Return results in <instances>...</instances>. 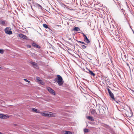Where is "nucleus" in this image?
<instances>
[{
  "label": "nucleus",
  "instance_id": "9d476101",
  "mask_svg": "<svg viewBox=\"0 0 134 134\" xmlns=\"http://www.w3.org/2000/svg\"><path fill=\"white\" fill-rule=\"evenodd\" d=\"M90 111L91 113L94 115H96L97 114L96 110L94 109H91Z\"/></svg>",
  "mask_w": 134,
  "mask_h": 134
},
{
  "label": "nucleus",
  "instance_id": "5701e85b",
  "mask_svg": "<svg viewBox=\"0 0 134 134\" xmlns=\"http://www.w3.org/2000/svg\"><path fill=\"white\" fill-rule=\"evenodd\" d=\"M67 132H68V131H64L63 132V133L64 134H67Z\"/></svg>",
  "mask_w": 134,
  "mask_h": 134
},
{
  "label": "nucleus",
  "instance_id": "7ed1b4c3",
  "mask_svg": "<svg viewBox=\"0 0 134 134\" xmlns=\"http://www.w3.org/2000/svg\"><path fill=\"white\" fill-rule=\"evenodd\" d=\"M108 90V91L109 93V95L113 99V100L115 101L116 103H117V102L116 100L114 98V95L111 92V91H110L109 89L108 88L107 89Z\"/></svg>",
  "mask_w": 134,
  "mask_h": 134
},
{
  "label": "nucleus",
  "instance_id": "393cba45",
  "mask_svg": "<svg viewBox=\"0 0 134 134\" xmlns=\"http://www.w3.org/2000/svg\"><path fill=\"white\" fill-rule=\"evenodd\" d=\"M27 47L28 48H30L31 47V46L30 45H27Z\"/></svg>",
  "mask_w": 134,
  "mask_h": 134
},
{
  "label": "nucleus",
  "instance_id": "2f4dec72",
  "mask_svg": "<svg viewBox=\"0 0 134 134\" xmlns=\"http://www.w3.org/2000/svg\"><path fill=\"white\" fill-rule=\"evenodd\" d=\"M0 68H1V67H0Z\"/></svg>",
  "mask_w": 134,
  "mask_h": 134
},
{
  "label": "nucleus",
  "instance_id": "dca6fc26",
  "mask_svg": "<svg viewBox=\"0 0 134 134\" xmlns=\"http://www.w3.org/2000/svg\"><path fill=\"white\" fill-rule=\"evenodd\" d=\"M5 21L2 20L0 21V25L5 26Z\"/></svg>",
  "mask_w": 134,
  "mask_h": 134
},
{
  "label": "nucleus",
  "instance_id": "bb28decb",
  "mask_svg": "<svg viewBox=\"0 0 134 134\" xmlns=\"http://www.w3.org/2000/svg\"><path fill=\"white\" fill-rule=\"evenodd\" d=\"M77 41L78 42V43H82V41Z\"/></svg>",
  "mask_w": 134,
  "mask_h": 134
},
{
  "label": "nucleus",
  "instance_id": "0eeeda50",
  "mask_svg": "<svg viewBox=\"0 0 134 134\" xmlns=\"http://www.w3.org/2000/svg\"><path fill=\"white\" fill-rule=\"evenodd\" d=\"M9 116L8 115H5L3 114H0V118L2 119H6L9 118Z\"/></svg>",
  "mask_w": 134,
  "mask_h": 134
},
{
  "label": "nucleus",
  "instance_id": "9b49d317",
  "mask_svg": "<svg viewBox=\"0 0 134 134\" xmlns=\"http://www.w3.org/2000/svg\"><path fill=\"white\" fill-rule=\"evenodd\" d=\"M36 80L37 81V82L42 85H43L44 83L43 81L41 80H40L39 78L38 77H37L36 78Z\"/></svg>",
  "mask_w": 134,
  "mask_h": 134
},
{
  "label": "nucleus",
  "instance_id": "2eb2a0df",
  "mask_svg": "<svg viewBox=\"0 0 134 134\" xmlns=\"http://www.w3.org/2000/svg\"><path fill=\"white\" fill-rule=\"evenodd\" d=\"M88 119V120L91 121H94V119L91 116H87L86 117Z\"/></svg>",
  "mask_w": 134,
  "mask_h": 134
},
{
  "label": "nucleus",
  "instance_id": "c85d7f7f",
  "mask_svg": "<svg viewBox=\"0 0 134 134\" xmlns=\"http://www.w3.org/2000/svg\"><path fill=\"white\" fill-rule=\"evenodd\" d=\"M13 125H14V126H16L17 125V124H13Z\"/></svg>",
  "mask_w": 134,
  "mask_h": 134
},
{
  "label": "nucleus",
  "instance_id": "f3484780",
  "mask_svg": "<svg viewBox=\"0 0 134 134\" xmlns=\"http://www.w3.org/2000/svg\"><path fill=\"white\" fill-rule=\"evenodd\" d=\"M43 27L45 28H48L50 29V28L48 27V26L46 24H43Z\"/></svg>",
  "mask_w": 134,
  "mask_h": 134
},
{
  "label": "nucleus",
  "instance_id": "b1692460",
  "mask_svg": "<svg viewBox=\"0 0 134 134\" xmlns=\"http://www.w3.org/2000/svg\"><path fill=\"white\" fill-rule=\"evenodd\" d=\"M67 134H72V133L70 131H68L67 132Z\"/></svg>",
  "mask_w": 134,
  "mask_h": 134
},
{
  "label": "nucleus",
  "instance_id": "aec40b11",
  "mask_svg": "<svg viewBox=\"0 0 134 134\" xmlns=\"http://www.w3.org/2000/svg\"><path fill=\"white\" fill-rule=\"evenodd\" d=\"M81 47H82V48L83 49H85L86 47V46L84 45H81Z\"/></svg>",
  "mask_w": 134,
  "mask_h": 134
},
{
  "label": "nucleus",
  "instance_id": "ddd939ff",
  "mask_svg": "<svg viewBox=\"0 0 134 134\" xmlns=\"http://www.w3.org/2000/svg\"><path fill=\"white\" fill-rule=\"evenodd\" d=\"M33 112H34L36 113H40V111L39 110H37V109L35 108H32L31 110Z\"/></svg>",
  "mask_w": 134,
  "mask_h": 134
},
{
  "label": "nucleus",
  "instance_id": "7c9ffc66",
  "mask_svg": "<svg viewBox=\"0 0 134 134\" xmlns=\"http://www.w3.org/2000/svg\"><path fill=\"white\" fill-rule=\"evenodd\" d=\"M113 101H115V102H116L114 100H113Z\"/></svg>",
  "mask_w": 134,
  "mask_h": 134
},
{
  "label": "nucleus",
  "instance_id": "cd10ccee",
  "mask_svg": "<svg viewBox=\"0 0 134 134\" xmlns=\"http://www.w3.org/2000/svg\"><path fill=\"white\" fill-rule=\"evenodd\" d=\"M81 43L86 44L84 42H82Z\"/></svg>",
  "mask_w": 134,
  "mask_h": 134
},
{
  "label": "nucleus",
  "instance_id": "a211bd4d",
  "mask_svg": "<svg viewBox=\"0 0 134 134\" xmlns=\"http://www.w3.org/2000/svg\"><path fill=\"white\" fill-rule=\"evenodd\" d=\"M80 30V28L77 27H75L73 29V30L74 31H79Z\"/></svg>",
  "mask_w": 134,
  "mask_h": 134
},
{
  "label": "nucleus",
  "instance_id": "412c9836",
  "mask_svg": "<svg viewBox=\"0 0 134 134\" xmlns=\"http://www.w3.org/2000/svg\"><path fill=\"white\" fill-rule=\"evenodd\" d=\"M4 52V51L3 49H0V53L1 54H3Z\"/></svg>",
  "mask_w": 134,
  "mask_h": 134
},
{
  "label": "nucleus",
  "instance_id": "6ab92c4d",
  "mask_svg": "<svg viewBox=\"0 0 134 134\" xmlns=\"http://www.w3.org/2000/svg\"><path fill=\"white\" fill-rule=\"evenodd\" d=\"M84 131L85 132H89V130L85 129H84Z\"/></svg>",
  "mask_w": 134,
  "mask_h": 134
},
{
  "label": "nucleus",
  "instance_id": "39448f33",
  "mask_svg": "<svg viewBox=\"0 0 134 134\" xmlns=\"http://www.w3.org/2000/svg\"><path fill=\"white\" fill-rule=\"evenodd\" d=\"M82 34L84 37V41L87 43H89L90 42V41L87 38L86 35L83 33H82Z\"/></svg>",
  "mask_w": 134,
  "mask_h": 134
},
{
  "label": "nucleus",
  "instance_id": "1a4fd4ad",
  "mask_svg": "<svg viewBox=\"0 0 134 134\" xmlns=\"http://www.w3.org/2000/svg\"><path fill=\"white\" fill-rule=\"evenodd\" d=\"M30 63L34 68L36 69L38 68V67L37 63L34 62H31Z\"/></svg>",
  "mask_w": 134,
  "mask_h": 134
},
{
  "label": "nucleus",
  "instance_id": "4468645a",
  "mask_svg": "<svg viewBox=\"0 0 134 134\" xmlns=\"http://www.w3.org/2000/svg\"><path fill=\"white\" fill-rule=\"evenodd\" d=\"M32 45V46L34 47L37 48H40V46L38 45L37 44L35 43H33Z\"/></svg>",
  "mask_w": 134,
  "mask_h": 134
},
{
  "label": "nucleus",
  "instance_id": "4be33fe9",
  "mask_svg": "<svg viewBox=\"0 0 134 134\" xmlns=\"http://www.w3.org/2000/svg\"><path fill=\"white\" fill-rule=\"evenodd\" d=\"M24 80L26 82H27L29 83L30 82V81L28 80H27V79H24Z\"/></svg>",
  "mask_w": 134,
  "mask_h": 134
},
{
  "label": "nucleus",
  "instance_id": "c756f323",
  "mask_svg": "<svg viewBox=\"0 0 134 134\" xmlns=\"http://www.w3.org/2000/svg\"><path fill=\"white\" fill-rule=\"evenodd\" d=\"M0 134H2V133L1 132H0Z\"/></svg>",
  "mask_w": 134,
  "mask_h": 134
},
{
  "label": "nucleus",
  "instance_id": "6e6552de",
  "mask_svg": "<svg viewBox=\"0 0 134 134\" xmlns=\"http://www.w3.org/2000/svg\"><path fill=\"white\" fill-rule=\"evenodd\" d=\"M19 37L25 40H29V39L26 36L22 34H19Z\"/></svg>",
  "mask_w": 134,
  "mask_h": 134
},
{
  "label": "nucleus",
  "instance_id": "20e7f679",
  "mask_svg": "<svg viewBox=\"0 0 134 134\" xmlns=\"http://www.w3.org/2000/svg\"><path fill=\"white\" fill-rule=\"evenodd\" d=\"M11 29L10 27H7L5 29V32L8 34L11 35L12 34V32L11 31Z\"/></svg>",
  "mask_w": 134,
  "mask_h": 134
},
{
  "label": "nucleus",
  "instance_id": "423d86ee",
  "mask_svg": "<svg viewBox=\"0 0 134 134\" xmlns=\"http://www.w3.org/2000/svg\"><path fill=\"white\" fill-rule=\"evenodd\" d=\"M47 88L48 91L50 92V93L53 95H55V91L51 87H47Z\"/></svg>",
  "mask_w": 134,
  "mask_h": 134
},
{
  "label": "nucleus",
  "instance_id": "f03ea898",
  "mask_svg": "<svg viewBox=\"0 0 134 134\" xmlns=\"http://www.w3.org/2000/svg\"><path fill=\"white\" fill-rule=\"evenodd\" d=\"M48 113H41V114L43 116H46L48 117H55L56 115L55 113L49 112Z\"/></svg>",
  "mask_w": 134,
  "mask_h": 134
},
{
  "label": "nucleus",
  "instance_id": "f257e3e1",
  "mask_svg": "<svg viewBox=\"0 0 134 134\" xmlns=\"http://www.w3.org/2000/svg\"><path fill=\"white\" fill-rule=\"evenodd\" d=\"M54 81L57 82L59 86H62L64 83L62 77L59 75L57 76V77L54 79Z\"/></svg>",
  "mask_w": 134,
  "mask_h": 134
},
{
  "label": "nucleus",
  "instance_id": "a878e982",
  "mask_svg": "<svg viewBox=\"0 0 134 134\" xmlns=\"http://www.w3.org/2000/svg\"><path fill=\"white\" fill-rule=\"evenodd\" d=\"M99 111L100 113H103V112L102 111V110H101L100 109L99 110Z\"/></svg>",
  "mask_w": 134,
  "mask_h": 134
},
{
  "label": "nucleus",
  "instance_id": "f8f14e48",
  "mask_svg": "<svg viewBox=\"0 0 134 134\" xmlns=\"http://www.w3.org/2000/svg\"><path fill=\"white\" fill-rule=\"evenodd\" d=\"M88 72L89 74L93 76V77H94L95 76V74L93 73L92 71L88 69Z\"/></svg>",
  "mask_w": 134,
  "mask_h": 134
}]
</instances>
